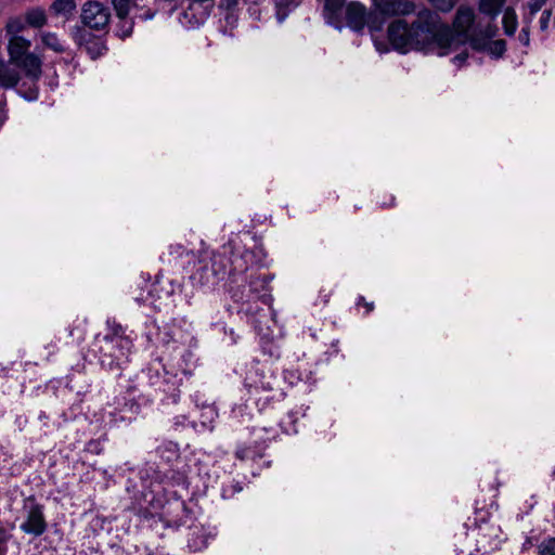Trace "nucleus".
<instances>
[{"instance_id":"obj_14","label":"nucleus","mask_w":555,"mask_h":555,"mask_svg":"<svg viewBox=\"0 0 555 555\" xmlns=\"http://www.w3.org/2000/svg\"><path fill=\"white\" fill-rule=\"evenodd\" d=\"M159 457L170 467L180 459L179 447L172 441L164 442L157 448Z\"/></svg>"},{"instance_id":"obj_45","label":"nucleus","mask_w":555,"mask_h":555,"mask_svg":"<svg viewBox=\"0 0 555 555\" xmlns=\"http://www.w3.org/2000/svg\"><path fill=\"white\" fill-rule=\"evenodd\" d=\"M260 429H261V430H263V431H266V433H268V431H272V433H274V434L276 433V430H275V428H274L273 426H270L269 428H268V427H266V426H263V427H261Z\"/></svg>"},{"instance_id":"obj_48","label":"nucleus","mask_w":555,"mask_h":555,"mask_svg":"<svg viewBox=\"0 0 555 555\" xmlns=\"http://www.w3.org/2000/svg\"><path fill=\"white\" fill-rule=\"evenodd\" d=\"M0 533H5V530L4 529H0Z\"/></svg>"},{"instance_id":"obj_21","label":"nucleus","mask_w":555,"mask_h":555,"mask_svg":"<svg viewBox=\"0 0 555 555\" xmlns=\"http://www.w3.org/2000/svg\"><path fill=\"white\" fill-rule=\"evenodd\" d=\"M517 15L515 11L507 8L503 15V28L507 36H513L517 29Z\"/></svg>"},{"instance_id":"obj_33","label":"nucleus","mask_w":555,"mask_h":555,"mask_svg":"<svg viewBox=\"0 0 555 555\" xmlns=\"http://www.w3.org/2000/svg\"><path fill=\"white\" fill-rule=\"evenodd\" d=\"M206 542L207 541L203 535L197 534L195 538L189 539L188 545L191 551L197 552L206 546Z\"/></svg>"},{"instance_id":"obj_11","label":"nucleus","mask_w":555,"mask_h":555,"mask_svg":"<svg viewBox=\"0 0 555 555\" xmlns=\"http://www.w3.org/2000/svg\"><path fill=\"white\" fill-rule=\"evenodd\" d=\"M346 0H324L323 15L326 22L340 29L343 27L341 11Z\"/></svg>"},{"instance_id":"obj_39","label":"nucleus","mask_w":555,"mask_h":555,"mask_svg":"<svg viewBox=\"0 0 555 555\" xmlns=\"http://www.w3.org/2000/svg\"><path fill=\"white\" fill-rule=\"evenodd\" d=\"M231 297L234 301H243L244 300V294L238 288L234 289L233 287L230 288Z\"/></svg>"},{"instance_id":"obj_1","label":"nucleus","mask_w":555,"mask_h":555,"mask_svg":"<svg viewBox=\"0 0 555 555\" xmlns=\"http://www.w3.org/2000/svg\"><path fill=\"white\" fill-rule=\"evenodd\" d=\"M387 38L392 48L401 53L437 47L443 50L440 54H446L454 41V34L436 12L424 9L411 24L402 18L392 21L387 27Z\"/></svg>"},{"instance_id":"obj_19","label":"nucleus","mask_w":555,"mask_h":555,"mask_svg":"<svg viewBox=\"0 0 555 555\" xmlns=\"http://www.w3.org/2000/svg\"><path fill=\"white\" fill-rule=\"evenodd\" d=\"M27 23L25 21V17L22 16H13L10 17L5 25V31L7 35L10 37L20 36V33H22L26 28Z\"/></svg>"},{"instance_id":"obj_7","label":"nucleus","mask_w":555,"mask_h":555,"mask_svg":"<svg viewBox=\"0 0 555 555\" xmlns=\"http://www.w3.org/2000/svg\"><path fill=\"white\" fill-rule=\"evenodd\" d=\"M162 515L168 527L179 528L190 518V509L184 501L175 500L163 507Z\"/></svg>"},{"instance_id":"obj_26","label":"nucleus","mask_w":555,"mask_h":555,"mask_svg":"<svg viewBox=\"0 0 555 555\" xmlns=\"http://www.w3.org/2000/svg\"><path fill=\"white\" fill-rule=\"evenodd\" d=\"M259 444L255 447H241L236 450L235 456L241 461L255 460L257 456H261Z\"/></svg>"},{"instance_id":"obj_10","label":"nucleus","mask_w":555,"mask_h":555,"mask_svg":"<svg viewBox=\"0 0 555 555\" xmlns=\"http://www.w3.org/2000/svg\"><path fill=\"white\" fill-rule=\"evenodd\" d=\"M21 80L18 67L10 60L7 62L0 59V87L4 89L16 88Z\"/></svg>"},{"instance_id":"obj_40","label":"nucleus","mask_w":555,"mask_h":555,"mask_svg":"<svg viewBox=\"0 0 555 555\" xmlns=\"http://www.w3.org/2000/svg\"><path fill=\"white\" fill-rule=\"evenodd\" d=\"M467 57H468V53L462 52L454 56L453 62L455 64H457L459 66H462L466 62Z\"/></svg>"},{"instance_id":"obj_5","label":"nucleus","mask_w":555,"mask_h":555,"mask_svg":"<svg viewBox=\"0 0 555 555\" xmlns=\"http://www.w3.org/2000/svg\"><path fill=\"white\" fill-rule=\"evenodd\" d=\"M80 17L86 27L103 30L108 26L111 10L99 1H88L82 5Z\"/></svg>"},{"instance_id":"obj_9","label":"nucleus","mask_w":555,"mask_h":555,"mask_svg":"<svg viewBox=\"0 0 555 555\" xmlns=\"http://www.w3.org/2000/svg\"><path fill=\"white\" fill-rule=\"evenodd\" d=\"M215 7V0H189L183 12L185 18L195 25L203 24L210 15Z\"/></svg>"},{"instance_id":"obj_35","label":"nucleus","mask_w":555,"mask_h":555,"mask_svg":"<svg viewBox=\"0 0 555 555\" xmlns=\"http://www.w3.org/2000/svg\"><path fill=\"white\" fill-rule=\"evenodd\" d=\"M551 16H552V11L551 10H544L542 12V15H541L540 21H539L540 29L542 31H545L547 29Z\"/></svg>"},{"instance_id":"obj_4","label":"nucleus","mask_w":555,"mask_h":555,"mask_svg":"<svg viewBox=\"0 0 555 555\" xmlns=\"http://www.w3.org/2000/svg\"><path fill=\"white\" fill-rule=\"evenodd\" d=\"M23 511L25 520L21 525V530L34 537L42 535L48 528L43 513V505L37 502L35 495H29L23 501Z\"/></svg>"},{"instance_id":"obj_28","label":"nucleus","mask_w":555,"mask_h":555,"mask_svg":"<svg viewBox=\"0 0 555 555\" xmlns=\"http://www.w3.org/2000/svg\"><path fill=\"white\" fill-rule=\"evenodd\" d=\"M133 22L129 21L127 16L119 18V23L117 24V35L120 38L129 37L132 34Z\"/></svg>"},{"instance_id":"obj_47","label":"nucleus","mask_w":555,"mask_h":555,"mask_svg":"<svg viewBox=\"0 0 555 555\" xmlns=\"http://www.w3.org/2000/svg\"><path fill=\"white\" fill-rule=\"evenodd\" d=\"M378 2V0H372L373 7Z\"/></svg>"},{"instance_id":"obj_38","label":"nucleus","mask_w":555,"mask_h":555,"mask_svg":"<svg viewBox=\"0 0 555 555\" xmlns=\"http://www.w3.org/2000/svg\"><path fill=\"white\" fill-rule=\"evenodd\" d=\"M357 306H363L365 308V312L370 313L374 310V304L367 302L363 296H360L357 301Z\"/></svg>"},{"instance_id":"obj_46","label":"nucleus","mask_w":555,"mask_h":555,"mask_svg":"<svg viewBox=\"0 0 555 555\" xmlns=\"http://www.w3.org/2000/svg\"><path fill=\"white\" fill-rule=\"evenodd\" d=\"M3 121H4L3 113L0 112V127L2 126Z\"/></svg>"},{"instance_id":"obj_42","label":"nucleus","mask_w":555,"mask_h":555,"mask_svg":"<svg viewBox=\"0 0 555 555\" xmlns=\"http://www.w3.org/2000/svg\"><path fill=\"white\" fill-rule=\"evenodd\" d=\"M238 0H221V7H225L227 9H232L237 5Z\"/></svg>"},{"instance_id":"obj_12","label":"nucleus","mask_w":555,"mask_h":555,"mask_svg":"<svg viewBox=\"0 0 555 555\" xmlns=\"http://www.w3.org/2000/svg\"><path fill=\"white\" fill-rule=\"evenodd\" d=\"M91 34L85 29H78L75 34L76 41L81 44L83 41L87 43L86 48L92 59L98 57L102 54V50H105V46L100 40H90Z\"/></svg>"},{"instance_id":"obj_6","label":"nucleus","mask_w":555,"mask_h":555,"mask_svg":"<svg viewBox=\"0 0 555 555\" xmlns=\"http://www.w3.org/2000/svg\"><path fill=\"white\" fill-rule=\"evenodd\" d=\"M374 9L384 17L405 16L415 12L412 0H378Z\"/></svg>"},{"instance_id":"obj_43","label":"nucleus","mask_w":555,"mask_h":555,"mask_svg":"<svg viewBox=\"0 0 555 555\" xmlns=\"http://www.w3.org/2000/svg\"><path fill=\"white\" fill-rule=\"evenodd\" d=\"M155 15L154 11L147 10L143 15H140L139 17L142 20L152 18Z\"/></svg>"},{"instance_id":"obj_37","label":"nucleus","mask_w":555,"mask_h":555,"mask_svg":"<svg viewBox=\"0 0 555 555\" xmlns=\"http://www.w3.org/2000/svg\"><path fill=\"white\" fill-rule=\"evenodd\" d=\"M518 40L524 44V46H529V42H530V30H529V26H525L521 28L519 35H518Z\"/></svg>"},{"instance_id":"obj_32","label":"nucleus","mask_w":555,"mask_h":555,"mask_svg":"<svg viewBox=\"0 0 555 555\" xmlns=\"http://www.w3.org/2000/svg\"><path fill=\"white\" fill-rule=\"evenodd\" d=\"M431 3L441 12H450L455 5V0H431Z\"/></svg>"},{"instance_id":"obj_18","label":"nucleus","mask_w":555,"mask_h":555,"mask_svg":"<svg viewBox=\"0 0 555 555\" xmlns=\"http://www.w3.org/2000/svg\"><path fill=\"white\" fill-rule=\"evenodd\" d=\"M494 37V33L488 35L473 34L468 38L469 46L477 52H487L490 39Z\"/></svg>"},{"instance_id":"obj_31","label":"nucleus","mask_w":555,"mask_h":555,"mask_svg":"<svg viewBox=\"0 0 555 555\" xmlns=\"http://www.w3.org/2000/svg\"><path fill=\"white\" fill-rule=\"evenodd\" d=\"M164 479H171L177 485H180L185 481V476L182 473H180L173 468H169L168 470L164 472L163 480Z\"/></svg>"},{"instance_id":"obj_22","label":"nucleus","mask_w":555,"mask_h":555,"mask_svg":"<svg viewBox=\"0 0 555 555\" xmlns=\"http://www.w3.org/2000/svg\"><path fill=\"white\" fill-rule=\"evenodd\" d=\"M38 80H30V83L23 82L17 88L18 94H21L27 101H34L38 99L39 88L37 86Z\"/></svg>"},{"instance_id":"obj_41","label":"nucleus","mask_w":555,"mask_h":555,"mask_svg":"<svg viewBox=\"0 0 555 555\" xmlns=\"http://www.w3.org/2000/svg\"><path fill=\"white\" fill-rule=\"evenodd\" d=\"M8 538L7 537H0V555H7L8 552Z\"/></svg>"},{"instance_id":"obj_34","label":"nucleus","mask_w":555,"mask_h":555,"mask_svg":"<svg viewBox=\"0 0 555 555\" xmlns=\"http://www.w3.org/2000/svg\"><path fill=\"white\" fill-rule=\"evenodd\" d=\"M542 555H555V538H551L541 545Z\"/></svg>"},{"instance_id":"obj_2","label":"nucleus","mask_w":555,"mask_h":555,"mask_svg":"<svg viewBox=\"0 0 555 555\" xmlns=\"http://www.w3.org/2000/svg\"><path fill=\"white\" fill-rule=\"evenodd\" d=\"M244 256L232 253V257H229L225 253H212L201 257L192 278L202 285H214L228 274L243 273L248 269Z\"/></svg>"},{"instance_id":"obj_16","label":"nucleus","mask_w":555,"mask_h":555,"mask_svg":"<svg viewBox=\"0 0 555 555\" xmlns=\"http://www.w3.org/2000/svg\"><path fill=\"white\" fill-rule=\"evenodd\" d=\"M475 15L469 8H460L457 10L454 24L462 31L466 33L473 25Z\"/></svg>"},{"instance_id":"obj_27","label":"nucleus","mask_w":555,"mask_h":555,"mask_svg":"<svg viewBox=\"0 0 555 555\" xmlns=\"http://www.w3.org/2000/svg\"><path fill=\"white\" fill-rule=\"evenodd\" d=\"M506 51V41L503 40V39H498V40H491L489 41V46H488V53L495 57V59H500L504 55Z\"/></svg>"},{"instance_id":"obj_8","label":"nucleus","mask_w":555,"mask_h":555,"mask_svg":"<svg viewBox=\"0 0 555 555\" xmlns=\"http://www.w3.org/2000/svg\"><path fill=\"white\" fill-rule=\"evenodd\" d=\"M367 9L358 1H351L346 5V25L354 33L362 34L367 24Z\"/></svg>"},{"instance_id":"obj_20","label":"nucleus","mask_w":555,"mask_h":555,"mask_svg":"<svg viewBox=\"0 0 555 555\" xmlns=\"http://www.w3.org/2000/svg\"><path fill=\"white\" fill-rule=\"evenodd\" d=\"M503 3L504 0H481L479 3V11L486 15L494 17L500 13Z\"/></svg>"},{"instance_id":"obj_25","label":"nucleus","mask_w":555,"mask_h":555,"mask_svg":"<svg viewBox=\"0 0 555 555\" xmlns=\"http://www.w3.org/2000/svg\"><path fill=\"white\" fill-rule=\"evenodd\" d=\"M41 40L47 48L53 50L56 53H63L65 51V48L54 33H43L41 35Z\"/></svg>"},{"instance_id":"obj_36","label":"nucleus","mask_w":555,"mask_h":555,"mask_svg":"<svg viewBox=\"0 0 555 555\" xmlns=\"http://www.w3.org/2000/svg\"><path fill=\"white\" fill-rule=\"evenodd\" d=\"M545 2L546 0H531L528 5L530 15L533 16L535 13H538L545 4Z\"/></svg>"},{"instance_id":"obj_15","label":"nucleus","mask_w":555,"mask_h":555,"mask_svg":"<svg viewBox=\"0 0 555 555\" xmlns=\"http://www.w3.org/2000/svg\"><path fill=\"white\" fill-rule=\"evenodd\" d=\"M24 16L29 27L41 28L47 24L46 11L42 8H31Z\"/></svg>"},{"instance_id":"obj_30","label":"nucleus","mask_w":555,"mask_h":555,"mask_svg":"<svg viewBox=\"0 0 555 555\" xmlns=\"http://www.w3.org/2000/svg\"><path fill=\"white\" fill-rule=\"evenodd\" d=\"M242 491V486L238 481L231 480L229 483L222 487V496L224 499H231L235 493Z\"/></svg>"},{"instance_id":"obj_17","label":"nucleus","mask_w":555,"mask_h":555,"mask_svg":"<svg viewBox=\"0 0 555 555\" xmlns=\"http://www.w3.org/2000/svg\"><path fill=\"white\" fill-rule=\"evenodd\" d=\"M76 10L75 0H54L50 7V11L54 15H63L68 18Z\"/></svg>"},{"instance_id":"obj_29","label":"nucleus","mask_w":555,"mask_h":555,"mask_svg":"<svg viewBox=\"0 0 555 555\" xmlns=\"http://www.w3.org/2000/svg\"><path fill=\"white\" fill-rule=\"evenodd\" d=\"M114 9L116 11V15L118 18H122L124 16H128L130 9V0H111Z\"/></svg>"},{"instance_id":"obj_13","label":"nucleus","mask_w":555,"mask_h":555,"mask_svg":"<svg viewBox=\"0 0 555 555\" xmlns=\"http://www.w3.org/2000/svg\"><path fill=\"white\" fill-rule=\"evenodd\" d=\"M108 326L111 333L105 336V340L113 344L114 346L119 347L120 349H124L125 347L128 348L130 340L125 337V331L122 326L115 321L112 323L108 322Z\"/></svg>"},{"instance_id":"obj_44","label":"nucleus","mask_w":555,"mask_h":555,"mask_svg":"<svg viewBox=\"0 0 555 555\" xmlns=\"http://www.w3.org/2000/svg\"><path fill=\"white\" fill-rule=\"evenodd\" d=\"M489 33H494V35L496 34V27H491V26H488L485 30V33H481L482 35H488Z\"/></svg>"},{"instance_id":"obj_23","label":"nucleus","mask_w":555,"mask_h":555,"mask_svg":"<svg viewBox=\"0 0 555 555\" xmlns=\"http://www.w3.org/2000/svg\"><path fill=\"white\" fill-rule=\"evenodd\" d=\"M385 18L382 14H379L376 10L367 12V28L371 34L382 31L385 24Z\"/></svg>"},{"instance_id":"obj_3","label":"nucleus","mask_w":555,"mask_h":555,"mask_svg":"<svg viewBox=\"0 0 555 555\" xmlns=\"http://www.w3.org/2000/svg\"><path fill=\"white\" fill-rule=\"evenodd\" d=\"M30 46V41L22 36L10 37L9 60L22 69L29 80H39L42 75V60L29 51Z\"/></svg>"},{"instance_id":"obj_24","label":"nucleus","mask_w":555,"mask_h":555,"mask_svg":"<svg viewBox=\"0 0 555 555\" xmlns=\"http://www.w3.org/2000/svg\"><path fill=\"white\" fill-rule=\"evenodd\" d=\"M275 10H276V18L281 23L283 22L291 10L296 7L295 0H273Z\"/></svg>"}]
</instances>
